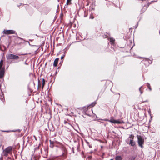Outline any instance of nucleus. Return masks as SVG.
I'll use <instances>...</instances> for the list:
<instances>
[{"instance_id":"nucleus-1","label":"nucleus","mask_w":160,"mask_h":160,"mask_svg":"<svg viewBox=\"0 0 160 160\" xmlns=\"http://www.w3.org/2000/svg\"><path fill=\"white\" fill-rule=\"evenodd\" d=\"M134 137V135L131 134L129 136V138L126 140L127 143L132 146H134L135 145V142L133 141Z\"/></svg>"},{"instance_id":"nucleus-2","label":"nucleus","mask_w":160,"mask_h":160,"mask_svg":"<svg viewBox=\"0 0 160 160\" xmlns=\"http://www.w3.org/2000/svg\"><path fill=\"white\" fill-rule=\"evenodd\" d=\"M137 137L138 139V142L139 146L142 148L143 147L142 145L143 144L144 142L143 137L139 135H137Z\"/></svg>"},{"instance_id":"nucleus-3","label":"nucleus","mask_w":160,"mask_h":160,"mask_svg":"<svg viewBox=\"0 0 160 160\" xmlns=\"http://www.w3.org/2000/svg\"><path fill=\"white\" fill-rule=\"evenodd\" d=\"M6 58L8 60L13 59L15 60H18L20 57L16 55L12 54H8L6 55Z\"/></svg>"},{"instance_id":"nucleus-4","label":"nucleus","mask_w":160,"mask_h":160,"mask_svg":"<svg viewBox=\"0 0 160 160\" xmlns=\"http://www.w3.org/2000/svg\"><path fill=\"white\" fill-rule=\"evenodd\" d=\"M12 148L11 146H9L3 150V154L4 155L7 156L12 151Z\"/></svg>"},{"instance_id":"nucleus-5","label":"nucleus","mask_w":160,"mask_h":160,"mask_svg":"<svg viewBox=\"0 0 160 160\" xmlns=\"http://www.w3.org/2000/svg\"><path fill=\"white\" fill-rule=\"evenodd\" d=\"M100 120H104L106 121H108L112 123H117V124H121L122 123V122L121 121H120L118 120H115L113 119H111L110 120H108V119H98L97 120H96L100 122Z\"/></svg>"},{"instance_id":"nucleus-6","label":"nucleus","mask_w":160,"mask_h":160,"mask_svg":"<svg viewBox=\"0 0 160 160\" xmlns=\"http://www.w3.org/2000/svg\"><path fill=\"white\" fill-rule=\"evenodd\" d=\"M143 58L144 60L142 61V62L145 61L146 64H151L152 62L153 59L152 57L150 58V59L147 58Z\"/></svg>"},{"instance_id":"nucleus-7","label":"nucleus","mask_w":160,"mask_h":160,"mask_svg":"<svg viewBox=\"0 0 160 160\" xmlns=\"http://www.w3.org/2000/svg\"><path fill=\"white\" fill-rule=\"evenodd\" d=\"M3 32L6 34L8 35L15 34V32L12 30H4Z\"/></svg>"},{"instance_id":"nucleus-8","label":"nucleus","mask_w":160,"mask_h":160,"mask_svg":"<svg viewBox=\"0 0 160 160\" xmlns=\"http://www.w3.org/2000/svg\"><path fill=\"white\" fill-rule=\"evenodd\" d=\"M95 5L94 3H92L90 6L89 10L90 11H94L95 10Z\"/></svg>"},{"instance_id":"nucleus-9","label":"nucleus","mask_w":160,"mask_h":160,"mask_svg":"<svg viewBox=\"0 0 160 160\" xmlns=\"http://www.w3.org/2000/svg\"><path fill=\"white\" fill-rule=\"evenodd\" d=\"M59 59L58 58H56L54 60V63H53V66H54V67H56L57 65V64H58V60H59Z\"/></svg>"},{"instance_id":"nucleus-10","label":"nucleus","mask_w":160,"mask_h":160,"mask_svg":"<svg viewBox=\"0 0 160 160\" xmlns=\"http://www.w3.org/2000/svg\"><path fill=\"white\" fill-rule=\"evenodd\" d=\"M4 70H2L0 71V78H2L4 76Z\"/></svg>"},{"instance_id":"nucleus-11","label":"nucleus","mask_w":160,"mask_h":160,"mask_svg":"<svg viewBox=\"0 0 160 160\" xmlns=\"http://www.w3.org/2000/svg\"><path fill=\"white\" fill-rule=\"evenodd\" d=\"M115 160H122V158L120 156H117L115 158Z\"/></svg>"},{"instance_id":"nucleus-12","label":"nucleus","mask_w":160,"mask_h":160,"mask_svg":"<svg viewBox=\"0 0 160 160\" xmlns=\"http://www.w3.org/2000/svg\"><path fill=\"white\" fill-rule=\"evenodd\" d=\"M50 142V147L53 148L54 146V142L52 141L51 140H49Z\"/></svg>"},{"instance_id":"nucleus-13","label":"nucleus","mask_w":160,"mask_h":160,"mask_svg":"<svg viewBox=\"0 0 160 160\" xmlns=\"http://www.w3.org/2000/svg\"><path fill=\"white\" fill-rule=\"evenodd\" d=\"M110 42L111 44H113L114 43L115 39L112 38H110Z\"/></svg>"},{"instance_id":"nucleus-14","label":"nucleus","mask_w":160,"mask_h":160,"mask_svg":"<svg viewBox=\"0 0 160 160\" xmlns=\"http://www.w3.org/2000/svg\"><path fill=\"white\" fill-rule=\"evenodd\" d=\"M42 89L43 88L44 86V85L45 84V80L44 79H42Z\"/></svg>"},{"instance_id":"nucleus-15","label":"nucleus","mask_w":160,"mask_h":160,"mask_svg":"<svg viewBox=\"0 0 160 160\" xmlns=\"http://www.w3.org/2000/svg\"><path fill=\"white\" fill-rule=\"evenodd\" d=\"M147 86L148 87V88L149 89L150 91H151L152 90V88L150 86V84L148 83H147Z\"/></svg>"},{"instance_id":"nucleus-16","label":"nucleus","mask_w":160,"mask_h":160,"mask_svg":"<svg viewBox=\"0 0 160 160\" xmlns=\"http://www.w3.org/2000/svg\"><path fill=\"white\" fill-rule=\"evenodd\" d=\"M96 104V102H94L92 103L90 105V106H91V107H93Z\"/></svg>"},{"instance_id":"nucleus-17","label":"nucleus","mask_w":160,"mask_h":160,"mask_svg":"<svg viewBox=\"0 0 160 160\" xmlns=\"http://www.w3.org/2000/svg\"><path fill=\"white\" fill-rule=\"evenodd\" d=\"M62 156L63 157L65 158L66 157V153L65 152H63V154H62Z\"/></svg>"},{"instance_id":"nucleus-18","label":"nucleus","mask_w":160,"mask_h":160,"mask_svg":"<svg viewBox=\"0 0 160 160\" xmlns=\"http://www.w3.org/2000/svg\"><path fill=\"white\" fill-rule=\"evenodd\" d=\"M71 0H67V5H68L70 3Z\"/></svg>"},{"instance_id":"nucleus-19","label":"nucleus","mask_w":160,"mask_h":160,"mask_svg":"<svg viewBox=\"0 0 160 160\" xmlns=\"http://www.w3.org/2000/svg\"><path fill=\"white\" fill-rule=\"evenodd\" d=\"M142 86H141V87L139 88V91L140 92V93H141V94H142V91H141V88H142Z\"/></svg>"},{"instance_id":"nucleus-20","label":"nucleus","mask_w":160,"mask_h":160,"mask_svg":"<svg viewBox=\"0 0 160 160\" xmlns=\"http://www.w3.org/2000/svg\"><path fill=\"white\" fill-rule=\"evenodd\" d=\"M103 37L104 38H106L107 37V35H103Z\"/></svg>"},{"instance_id":"nucleus-21","label":"nucleus","mask_w":160,"mask_h":160,"mask_svg":"<svg viewBox=\"0 0 160 160\" xmlns=\"http://www.w3.org/2000/svg\"><path fill=\"white\" fill-rule=\"evenodd\" d=\"M64 57H65V55H63L61 57V59H62V58H64Z\"/></svg>"},{"instance_id":"nucleus-22","label":"nucleus","mask_w":160,"mask_h":160,"mask_svg":"<svg viewBox=\"0 0 160 160\" xmlns=\"http://www.w3.org/2000/svg\"><path fill=\"white\" fill-rule=\"evenodd\" d=\"M90 18H91L92 19H93L94 18V17L93 16H92L91 17H90Z\"/></svg>"},{"instance_id":"nucleus-23","label":"nucleus","mask_w":160,"mask_h":160,"mask_svg":"<svg viewBox=\"0 0 160 160\" xmlns=\"http://www.w3.org/2000/svg\"><path fill=\"white\" fill-rule=\"evenodd\" d=\"M24 63L26 65H28V63H27L26 61Z\"/></svg>"},{"instance_id":"nucleus-24","label":"nucleus","mask_w":160,"mask_h":160,"mask_svg":"<svg viewBox=\"0 0 160 160\" xmlns=\"http://www.w3.org/2000/svg\"><path fill=\"white\" fill-rule=\"evenodd\" d=\"M89 2H88L87 4V6H88L89 5Z\"/></svg>"},{"instance_id":"nucleus-25","label":"nucleus","mask_w":160,"mask_h":160,"mask_svg":"<svg viewBox=\"0 0 160 160\" xmlns=\"http://www.w3.org/2000/svg\"><path fill=\"white\" fill-rule=\"evenodd\" d=\"M138 23H137V26H136V28H137V27H138Z\"/></svg>"},{"instance_id":"nucleus-26","label":"nucleus","mask_w":160,"mask_h":160,"mask_svg":"<svg viewBox=\"0 0 160 160\" xmlns=\"http://www.w3.org/2000/svg\"><path fill=\"white\" fill-rule=\"evenodd\" d=\"M147 102V101H143V102H142L141 103H143V102Z\"/></svg>"},{"instance_id":"nucleus-27","label":"nucleus","mask_w":160,"mask_h":160,"mask_svg":"<svg viewBox=\"0 0 160 160\" xmlns=\"http://www.w3.org/2000/svg\"><path fill=\"white\" fill-rule=\"evenodd\" d=\"M89 147L90 148H91V146H90V145H89Z\"/></svg>"},{"instance_id":"nucleus-28","label":"nucleus","mask_w":160,"mask_h":160,"mask_svg":"<svg viewBox=\"0 0 160 160\" xmlns=\"http://www.w3.org/2000/svg\"><path fill=\"white\" fill-rule=\"evenodd\" d=\"M110 160H113L112 159H111Z\"/></svg>"}]
</instances>
